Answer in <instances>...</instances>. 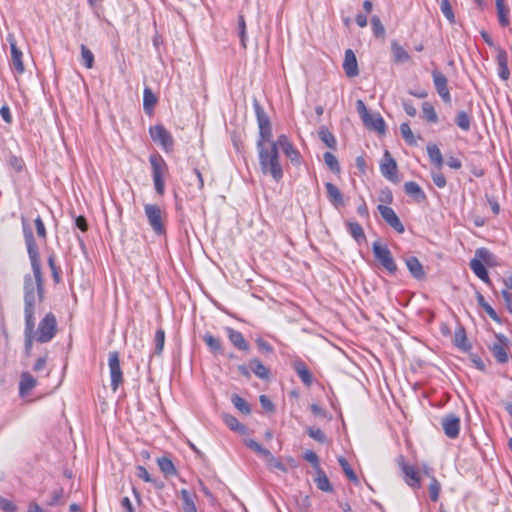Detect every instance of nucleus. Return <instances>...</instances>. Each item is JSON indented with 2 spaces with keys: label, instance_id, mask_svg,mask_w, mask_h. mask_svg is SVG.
<instances>
[{
  "label": "nucleus",
  "instance_id": "e433bc0d",
  "mask_svg": "<svg viewBox=\"0 0 512 512\" xmlns=\"http://www.w3.org/2000/svg\"><path fill=\"white\" fill-rule=\"evenodd\" d=\"M157 464L161 472L166 476H172L177 473L172 460L168 457H160L157 459Z\"/></svg>",
  "mask_w": 512,
  "mask_h": 512
},
{
  "label": "nucleus",
  "instance_id": "72a5a7b5",
  "mask_svg": "<svg viewBox=\"0 0 512 512\" xmlns=\"http://www.w3.org/2000/svg\"><path fill=\"white\" fill-rule=\"evenodd\" d=\"M250 368L252 369V371L254 372V374L260 378V379H268L269 378V375H270V371L269 369L264 366L261 361L257 358H254L252 360H250Z\"/></svg>",
  "mask_w": 512,
  "mask_h": 512
},
{
  "label": "nucleus",
  "instance_id": "c756f323",
  "mask_svg": "<svg viewBox=\"0 0 512 512\" xmlns=\"http://www.w3.org/2000/svg\"><path fill=\"white\" fill-rule=\"evenodd\" d=\"M427 154L430 161L438 168L441 169L443 166V157L440 149L436 144L429 143L426 147Z\"/></svg>",
  "mask_w": 512,
  "mask_h": 512
},
{
  "label": "nucleus",
  "instance_id": "b1692460",
  "mask_svg": "<svg viewBox=\"0 0 512 512\" xmlns=\"http://www.w3.org/2000/svg\"><path fill=\"white\" fill-rule=\"evenodd\" d=\"M327 198L335 207L342 206L344 204L343 195L336 185L331 182L325 184Z\"/></svg>",
  "mask_w": 512,
  "mask_h": 512
},
{
  "label": "nucleus",
  "instance_id": "20e7f679",
  "mask_svg": "<svg viewBox=\"0 0 512 512\" xmlns=\"http://www.w3.org/2000/svg\"><path fill=\"white\" fill-rule=\"evenodd\" d=\"M356 109L359 113L363 124L370 130L376 131L379 134H384L386 125L384 119L379 113H369L365 103L362 100L356 101Z\"/></svg>",
  "mask_w": 512,
  "mask_h": 512
},
{
  "label": "nucleus",
  "instance_id": "6ab92c4d",
  "mask_svg": "<svg viewBox=\"0 0 512 512\" xmlns=\"http://www.w3.org/2000/svg\"><path fill=\"white\" fill-rule=\"evenodd\" d=\"M292 367L305 386L309 387L312 385L313 376L307 365L302 360H295Z\"/></svg>",
  "mask_w": 512,
  "mask_h": 512
},
{
  "label": "nucleus",
  "instance_id": "39448f33",
  "mask_svg": "<svg viewBox=\"0 0 512 512\" xmlns=\"http://www.w3.org/2000/svg\"><path fill=\"white\" fill-rule=\"evenodd\" d=\"M372 251L375 259L390 274H394L397 271V265L387 245H383L380 242L376 241L372 244Z\"/></svg>",
  "mask_w": 512,
  "mask_h": 512
},
{
  "label": "nucleus",
  "instance_id": "09e8293b",
  "mask_svg": "<svg viewBox=\"0 0 512 512\" xmlns=\"http://www.w3.org/2000/svg\"><path fill=\"white\" fill-rule=\"evenodd\" d=\"M81 57L85 67L91 69L94 65V55L92 51L84 44L81 45Z\"/></svg>",
  "mask_w": 512,
  "mask_h": 512
},
{
  "label": "nucleus",
  "instance_id": "4be33fe9",
  "mask_svg": "<svg viewBox=\"0 0 512 512\" xmlns=\"http://www.w3.org/2000/svg\"><path fill=\"white\" fill-rule=\"evenodd\" d=\"M406 266L410 272V274L417 280H422L425 278L424 267L417 257L411 256L405 260Z\"/></svg>",
  "mask_w": 512,
  "mask_h": 512
},
{
  "label": "nucleus",
  "instance_id": "bb28decb",
  "mask_svg": "<svg viewBox=\"0 0 512 512\" xmlns=\"http://www.w3.org/2000/svg\"><path fill=\"white\" fill-rule=\"evenodd\" d=\"M346 227L349 234L358 244H361L366 241L364 230L359 223H357L356 221L348 220L346 222Z\"/></svg>",
  "mask_w": 512,
  "mask_h": 512
},
{
  "label": "nucleus",
  "instance_id": "37998d69",
  "mask_svg": "<svg viewBox=\"0 0 512 512\" xmlns=\"http://www.w3.org/2000/svg\"><path fill=\"white\" fill-rule=\"evenodd\" d=\"M272 138V126L271 124L259 129V137L256 142V147L259 148V144L266 145L267 143L271 145L273 142Z\"/></svg>",
  "mask_w": 512,
  "mask_h": 512
},
{
  "label": "nucleus",
  "instance_id": "3c124183",
  "mask_svg": "<svg viewBox=\"0 0 512 512\" xmlns=\"http://www.w3.org/2000/svg\"><path fill=\"white\" fill-rule=\"evenodd\" d=\"M323 159L325 164L329 167V169L334 172L338 173L340 171V165L337 160V158L331 153V152H325L323 155Z\"/></svg>",
  "mask_w": 512,
  "mask_h": 512
},
{
  "label": "nucleus",
  "instance_id": "13d9d810",
  "mask_svg": "<svg viewBox=\"0 0 512 512\" xmlns=\"http://www.w3.org/2000/svg\"><path fill=\"white\" fill-rule=\"evenodd\" d=\"M371 26L375 36L380 37L385 34V28L378 16H373L371 18Z\"/></svg>",
  "mask_w": 512,
  "mask_h": 512
},
{
  "label": "nucleus",
  "instance_id": "9b49d317",
  "mask_svg": "<svg viewBox=\"0 0 512 512\" xmlns=\"http://www.w3.org/2000/svg\"><path fill=\"white\" fill-rule=\"evenodd\" d=\"M108 366L111 378V388L115 392L123 382V373L120 367L119 353L117 351L109 353Z\"/></svg>",
  "mask_w": 512,
  "mask_h": 512
},
{
  "label": "nucleus",
  "instance_id": "393cba45",
  "mask_svg": "<svg viewBox=\"0 0 512 512\" xmlns=\"http://www.w3.org/2000/svg\"><path fill=\"white\" fill-rule=\"evenodd\" d=\"M470 269L474 272V274L481 279L486 284L490 285L491 280L489 278L488 272L483 263H481L480 259H471L469 263Z\"/></svg>",
  "mask_w": 512,
  "mask_h": 512
},
{
  "label": "nucleus",
  "instance_id": "ea45409f",
  "mask_svg": "<svg viewBox=\"0 0 512 512\" xmlns=\"http://www.w3.org/2000/svg\"><path fill=\"white\" fill-rule=\"evenodd\" d=\"M224 423L233 431L238 432L240 434H244L246 432V427L241 424L236 417L230 414L223 415Z\"/></svg>",
  "mask_w": 512,
  "mask_h": 512
},
{
  "label": "nucleus",
  "instance_id": "8fccbe9b",
  "mask_svg": "<svg viewBox=\"0 0 512 512\" xmlns=\"http://www.w3.org/2000/svg\"><path fill=\"white\" fill-rule=\"evenodd\" d=\"M338 462H339L343 472L347 476V478L353 482H358L357 475L355 474V472L349 465L348 461L344 457L341 456L338 458Z\"/></svg>",
  "mask_w": 512,
  "mask_h": 512
},
{
  "label": "nucleus",
  "instance_id": "f3484780",
  "mask_svg": "<svg viewBox=\"0 0 512 512\" xmlns=\"http://www.w3.org/2000/svg\"><path fill=\"white\" fill-rule=\"evenodd\" d=\"M7 41L10 45L12 65L18 74H22L25 71L22 61V51L17 47V42L13 34L7 35Z\"/></svg>",
  "mask_w": 512,
  "mask_h": 512
},
{
  "label": "nucleus",
  "instance_id": "de8ad7c7",
  "mask_svg": "<svg viewBox=\"0 0 512 512\" xmlns=\"http://www.w3.org/2000/svg\"><path fill=\"white\" fill-rule=\"evenodd\" d=\"M440 10L451 24L455 23V15L449 0H440Z\"/></svg>",
  "mask_w": 512,
  "mask_h": 512
},
{
  "label": "nucleus",
  "instance_id": "6e6552de",
  "mask_svg": "<svg viewBox=\"0 0 512 512\" xmlns=\"http://www.w3.org/2000/svg\"><path fill=\"white\" fill-rule=\"evenodd\" d=\"M277 149H281L285 156L291 161L294 166H300L302 163V157L300 152L294 147L290 139L285 135L281 134L277 140L273 142Z\"/></svg>",
  "mask_w": 512,
  "mask_h": 512
},
{
  "label": "nucleus",
  "instance_id": "864d4df0",
  "mask_svg": "<svg viewBox=\"0 0 512 512\" xmlns=\"http://www.w3.org/2000/svg\"><path fill=\"white\" fill-rule=\"evenodd\" d=\"M400 132L407 144H409V145L416 144L415 137H414L412 130L408 123H402L400 125Z\"/></svg>",
  "mask_w": 512,
  "mask_h": 512
},
{
  "label": "nucleus",
  "instance_id": "6e6d98bb",
  "mask_svg": "<svg viewBox=\"0 0 512 512\" xmlns=\"http://www.w3.org/2000/svg\"><path fill=\"white\" fill-rule=\"evenodd\" d=\"M245 444L251 450H253L254 452H256V453H258L260 455H262L264 458L270 452L269 450L264 448L261 444H259L257 441H255L254 439H247V440H245Z\"/></svg>",
  "mask_w": 512,
  "mask_h": 512
},
{
  "label": "nucleus",
  "instance_id": "412c9836",
  "mask_svg": "<svg viewBox=\"0 0 512 512\" xmlns=\"http://www.w3.org/2000/svg\"><path fill=\"white\" fill-rule=\"evenodd\" d=\"M37 385V380L29 373L22 372L19 382V395L24 397Z\"/></svg>",
  "mask_w": 512,
  "mask_h": 512
},
{
  "label": "nucleus",
  "instance_id": "2f4dec72",
  "mask_svg": "<svg viewBox=\"0 0 512 512\" xmlns=\"http://www.w3.org/2000/svg\"><path fill=\"white\" fill-rule=\"evenodd\" d=\"M391 50L393 54V59L396 63H405L410 60L409 53L396 41L392 42Z\"/></svg>",
  "mask_w": 512,
  "mask_h": 512
},
{
  "label": "nucleus",
  "instance_id": "cd10ccee",
  "mask_svg": "<svg viewBox=\"0 0 512 512\" xmlns=\"http://www.w3.org/2000/svg\"><path fill=\"white\" fill-rule=\"evenodd\" d=\"M475 259H480L481 263L489 267L497 265V259L495 255L487 248L481 247L475 251Z\"/></svg>",
  "mask_w": 512,
  "mask_h": 512
},
{
  "label": "nucleus",
  "instance_id": "49530a36",
  "mask_svg": "<svg viewBox=\"0 0 512 512\" xmlns=\"http://www.w3.org/2000/svg\"><path fill=\"white\" fill-rule=\"evenodd\" d=\"M266 464L270 470H280L282 472H287L286 466L276 457H274L271 452L265 457Z\"/></svg>",
  "mask_w": 512,
  "mask_h": 512
},
{
  "label": "nucleus",
  "instance_id": "680f3d73",
  "mask_svg": "<svg viewBox=\"0 0 512 512\" xmlns=\"http://www.w3.org/2000/svg\"><path fill=\"white\" fill-rule=\"evenodd\" d=\"M303 458L306 461H308L313 466V468L316 469V471H318V469H321L320 465H319V458H318L317 454L314 451L307 450L304 453Z\"/></svg>",
  "mask_w": 512,
  "mask_h": 512
},
{
  "label": "nucleus",
  "instance_id": "4c0bfd02",
  "mask_svg": "<svg viewBox=\"0 0 512 512\" xmlns=\"http://www.w3.org/2000/svg\"><path fill=\"white\" fill-rule=\"evenodd\" d=\"M157 98L152 90L146 87L143 91V109L147 114H151L154 106L156 105Z\"/></svg>",
  "mask_w": 512,
  "mask_h": 512
},
{
  "label": "nucleus",
  "instance_id": "f8f14e48",
  "mask_svg": "<svg viewBox=\"0 0 512 512\" xmlns=\"http://www.w3.org/2000/svg\"><path fill=\"white\" fill-rule=\"evenodd\" d=\"M398 465L401 468L402 473L404 474V480L406 484L412 488H420L421 482L420 477L414 466L409 465L405 462V458L403 456H399L397 458Z\"/></svg>",
  "mask_w": 512,
  "mask_h": 512
},
{
  "label": "nucleus",
  "instance_id": "338daca9",
  "mask_svg": "<svg viewBox=\"0 0 512 512\" xmlns=\"http://www.w3.org/2000/svg\"><path fill=\"white\" fill-rule=\"evenodd\" d=\"M432 180L438 188H444L447 184L445 176L441 172H432Z\"/></svg>",
  "mask_w": 512,
  "mask_h": 512
},
{
  "label": "nucleus",
  "instance_id": "473e14b6",
  "mask_svg": "<svg viewBox=\"0 0 512 512\" xmlns=\"http://www.w3.org/2000/svg\"><path fill=\"white\" fill-rule=\"evenodd\" d=\"M253 108L255 111L259 129L271 124L268 115L265 113L263 107L256 99H254V101H253Z\"/></svg>",
  "mask_w": 512,
  "mask_h": 512
},
{
  "label": "nucleus",
  "instance_id": "a211bd4d",
  "mask_svg": "<svg viewBox=\"0 0 512 512\" xmlns=\"http://www.w3.org/2000/svg\"><path fill=\"white\" fill-rule=\"evenodd\" d=\"M225 331H226L227 337L229 338L230 342L233 344V346L235 348H237L238 350H241V351L249 350V345L241 332H239L231 327H226Z\"/></svg>",
  "mask_w": 512,
  "mask_h": 512
},
{
  "label": "nucleus",
  "instance_id": "58836bf2",
  "mask_svg": "<svg viewBox=\"0 0 512 512\" xmlns=\"http://www.w3.org/2000/svg\"><path fill=\"white\" fill-rule=\"evenodd\" d=\"M316 486L319 490L324 492H332L333 487L330 484V481L322 469H318L317 477L315 478Z\"/></svg>",
  "mask_w": 512,
  "mask_h": 512
},
{
  "label": "nucleus",
  "instance_id": "79ce46f5",
  "mask_svg": "<svg viewBox=\"0 0 512 512\" xmlns=\"http://www.w3.org/2000/svg\"><path fill=\"white\" fill-rule=\"evenodd\" d=\"M318 135H319L320 139L327 145V147H329L331 149L336 148V144H337L336 138L328 130L327 127H325V126L320 127Z\"/></svg>",
  "mask_w": 512,
  "mask_h": 512
},
{
  "label": "nucleus",
  "instance_id": "5fc2aeb1",
  "mask_svg": "<svg viewBox=\"0 0 512 512\" xmlns=\"http://www.w3.org/2000/svg\"><path fill=\"white\" fill-rule=\"evenodd\" d=\"M440 490H441L440 483L438 482V480L434 476H432L431 477V483L429 485V495H430V499L433 502H437L438 501Z\"/></svg>",
  "mask_w": 512,
  "mask_h": 512
},
{
  "label": "nucleus",
  "instance_id": "ddd939ff",
  "mask_svg": "<svg viewBox=\"0 0 512 512\" xmlns=\"http://www.w3.org/2000/svg\"><path fill=\"white\" fill-rule=\"evenodd\" d=\"M381 174L391 182L397 183L399 181L397 174V163L391 156L389 151H385L382 162L380 164Z\"/></svg>",
  "mask_w": 512,
  "mask_h": 512
},
{
  "label": "nucleus",
  "instance_id": "052dcab7",
  "mask_svg": "<svg viewBox=\"0 0 512 512\" xmlns=\"http://www.w3.org/2000/svg\"><path fill=\"white\" fill-rule=\"evenodd\" d=\"M165 342V332L162 329H158L155 333V350L157 354H160L163 350Z\"/></svg>",
  "mask_w": 512,
  "mask_h": 512
},
{
  "label": "nucleus",
  "instance_id": "774afa93",
  "mask_svg": "<svg viewBox=\"0 0 512 512\" xmlns=\"http://www.w3.org/2000/svg\"><path fill=\"white\" fill-rule=\"evenodd\" d=\"M496 51H497V55H496L497 65H507L508 64L507 52L500 46L496 47Z\"/></svg>",
  "mask_w": 512,
  "mask_h": 512
},
{
  "label": "nucleus",
  "instance_id": "aec40b11",
  "mask_svg": "<svg viewBox=\"0 0 512 512\" xmlns=\"http://www.w3.org/2000/svg\"><path fill=\"white\" fill-rule=\"evenodd\" d=\"M343 68L348 77H355L359 74L357 59L354 52L351 49H347L345 51Z\"/></svg>",
  "mask_w": 512,
  "mask_h": 512
},
{
  "label": "nucleus",
  "instance_id": "dca6fc26",
  "mask_svg": "<svg viewBox=\"0 0 512 512\" xmlns=\"http://www.w3.org/2000/svg\"><path fill=\"white\" fill-rule=\"evenodd\" d=\"M432 78H433V83H434L435 89H436L437 93L439 94V96L442 98V100L445 103H450L451 95H450V91L448 89L446 76L442 72H440L438 70H434L432 72Z\"/></svg>",
  "mask_w": 512,
  "mask_h": 512
},
{
  "label": "nucleus",
  "instance_id": "423d86ee",
  "mask_svg": "<svg viewBox=\"0 0 512 512\" xmlns=\"http://www.w3.org/2000/svg\"><path fill=\"white\" fill-rule=\"evenodd\" d=\"M57 322L54 314L48 313L40 321L38 325V331L36 340L40 343L49 342L56 334Z\"/></svg>",
  "mask_w": 512,
  "mask_h": 512
},
{
  "label": "nucleus",
  "instance_id": "c9c22d12",
  "mask_svg": "<svg viewBox=\"0 0 512 512\" xmlns=\"http://www.w3.org/2000/svg\"><path fill=\"white\" fill-rule=\"evenodd\" d=\"M471 115L466 111H458L455 117V124L463 131L467 132L471 129Z\"/></svg>",
  "mask_w": 512,
  "mask_h": 512
},
{
  "label": "nucleus",
  "instance_id": "c85d7f7f",
  "mask_svg": "<svg viewBox=\"0 0 512 512\" xmlns=\"http://www.w3.org/2000/svg\"><path fill=\"white\" fill-rule=\"evenodd\" d=\"M499 25L507 27L510 24L509 8L505 4V0H495Z\"/></svg>",
  "mask_w": 512,
  "mask_h": 512
},
{
  "label": "nucleus",
  "instance_id": "a18cd8bd",
  "mask_svg": "<svg viewBox=\"0 0 512 512\" xmlns=\"http://www.w3.org/2000/svg\"><path fill=\"white\" fill-rule=\"evenodd\" d=\"M231 402L241 413L248 415L251 413L250 405L238 394H233L231 396Z\"/></svg>",
  "mask_w": 512,
  "mask_h": 512
},
{
  "label": "nucleus",
  "instance_id": "7ed1b4c3",
  "mask_svg": "<svg viewBox=\"0 0 512 512\" xmlns=\"http://www.w3.org/2000/svg\"><path fill=\"white\" fill-rule=\"evenodd\" d=\"M149 162L155 190L162 196L165 192L164 176L168 172V166L162 156L156 153L149 156Z\"/></svg>",
  "mask_w": 512,
  "mask_h": 512
},
{
  "label": "nucleus",
  "instance_id": "f704fd0d",
  "mask_svg": "<svg viewBox=\"0 0 512 512\" xmlns=\"http://www.w3.org/2000/svg\"><path fill=\"white\" fill-rule=\"evenodd\" d=\"M182 508L184 512H197L193 495L186 489L180 491Z\"/></svg>",
  "mask_w": 512,
  "mask_h": 512
},
{
  "label": "nucleus",
  "instance_id": "2eb2a0df",
  "mask_svg": "<svg viewBox=\"0 0 512 512\" xmlns=\"http://www.w3.org/2000/svg\"><path fill=\"white\" fill-rule=\"evenodd\" d=\"M441 425L445 435L450 439H455L460 432V418L453 414H446L441 421Z\"/></svg>",
  "mask_w": 512,
  "mask_h": 512
},
{
  "label": "nucleus",
  "instance_id": "c03bdc74",
  "mask_svg": "<svg viewBox=\"0 0 512 512\" xmlns=\"http://www.w3.org/2000/svg\"><path fill=\"white\" fill-rule=\"evenodd\" d=\"M203 341L209 347L211 352H213V353H221L222 352L221 341L218 338L214 337L212 334H210V333L204 334Z\"/></svg>",
  "mask_w": 512,
  "mask_h": 512
},
{
  "label": "nucleus",
  "instance_id": "4d7b16f0",
  "mask_svg": "<svg viewBox=\"0 0 512 512\" xmlns=\"http://www.w3.org/2000/svg\"><path fill=\"white\" fill-rule=\"evenodd\" d=\"M48 265L51 269L54 282L59 283L61 280V275H60L61 271H60V268L56 266L55 257L53 254H51L48 257Z\"/></svg>",
  "mask_w": 512,
  "mask_h": 512
},
{
  "label": "nucleus",
  "instance_id": "f257e3e1",
  "mask_svg": "<svg viewBox=\"0 0 512 512\" xmlns=\"http://www.w3.org/2000/svg\"><path fill=\"white\" fill-rule=\"evenodd\" d=\"M22 230L31 263L33 275L26 274L23 279L24 314L34 317L36 298L42 301L44 298V277L41 269L40 255L32 229L28 221L22 217Z\"/></svg>",
  "mask_w": 512,
  "mask_h": 512
},
{
  "label": "nucleus",
  "instance_id": "7c9ffc66",
  "mask_svg": "<svg viewBox=\"0 0 512 512\" xmlns=\"http://www.w3.org/2000/svg\"><path fill=\"white\" fill-rule=\"evenodd\" d=\"M454 344L462 351H468L471 348V345L467 340L465 329L462 326H459L455 330Z\"/></svg>",
  "mask_w": 512,
  "mask_h": 512
},
{
  "label": "nucleus",
  "instance_id": "0eeeda50",
  "mask_svg": "<svg viewBox=\"0 0 512 512\" xmlns=\"http://www.w3.org/2000/svg\"><path fill=\"white\" fill-rule=\"evenodd\" d=\"M145 215L148 223L152 230L157 235H163L166 232L165 225L163 223V212L161 208L156 204L144 205Z\"/></svg>",
  "mask_w": 512,
  "mask_h": 512
},
{
  "label": "nucleus",
  "instance_id": "a878e982",
  "mask_svg": "<svg viewBox=\"0 0 512 512\" xmlns=\"http://www.w3.org/2000/svg\"><path fill=\"white\" fill-rule=\"evenodd\" d=\"M35 327V318L25 316V352L30 354L33 344V332Z\"/></svg>",
  "mask_w": 512,
  "mask_h": 512
},
{
  "label": "nucleus",
  "instance_id": "4468645a",
  "mask_svg": "<svg viewBox=\"0 0 512 512\" xmlns=\"http://www.w3.org/2000/svg\"><path fill=\"white\" fill-rule=\"evenodd\" d=\"M377 210L384 221L398 233H404L405 228L395 211L386 205H378Z\"/></svg>",
  "mask_w": 512,
  "mask_h": 512
},
{
  "label": "nucleus",
  "instance_id": "69168bd1",
  "mask_svg": "<svg viewBox=\"0 0 512 512\" xmlns=\"http://www.w3.org/2000/svg\"><path fill=\"white\" fill-rule=\"evenodd\" d=\"M0 509H2L5 512H16L17 506L12 501L3 498L0 495Z\"/></svg>",
  "mask_w": 512,
  "mask_h": 512
},
{
  "label": "nucleus",
  "instance_id": "e2e57ef3",
  "mask_svg": "<svg viewBox=\"0 0 512 512\" xmlns=\"http://www.w3.org/2000/svg\"><path fill=\"white\" fill-rule=\"evenodd\" d=\"M64 490L63 488H58L51 493V499L47 502L48 506H56L61 504V500L63 498Z\"/></svg>",
  "mask_w": 512,
  "mask_h": 512
},
{
  "label": "nucleus",
  "instance_id": "0e129e2a",
  "mask_svg": "<svg viewBox=\"0 0 512 512\" xmlns=\"http://www.w3.org/2000/svg\"><path fill=\"white\" fill-rule=\"evenodd\" d=\"M34 223H35L36 232H37L38 237L43 240H46L47 232H46V228H45L42 218L40 216H37L36 219L34 220Z\"/></svg>",
  "mask_w": 512,
  "mask_h": 512
},
{
  "label": "nucleus",
  "instance_id": "9d476101",
  "mask_svg": "<svg viewBox=\"0 0 512 512\" xmlns=\"http://www.w3.org/2000/svg\"><path fill=\"white\" fill-rule=\"evenodd\" d=\"M152 140L158 143L165 152H171L174 148V140L171 133L163 125H155L149 129Z\"/></svg>",
  "mask_w": 512,
  "mask_h": 512
},
{
  "label": "nucleus",
  "instance_id": "a19ab883",
  "mask_svg": "<svg viewBox=\"0 0 512 512\" xmlns=\"http://www.w3.org/2000/svg\"><path fill=\"white\" fill-rule=\"evenodd\" d=\"M423 118L429 123H437L438 115L434 109V106L430 102H424L422 104Z\"/></svg>",
  "mask_w": 512,
  "mask_h": 512
},
{
  "label": "nucleus",
  "instance_id": "bf43d9fd",
  "mask_svg": "<svg viewBox=\"0 0 512 512\" xmlns=\"http://www.w3.org/2000/svg\"><path fill=\"white\" fill-rule=\"evenodd\" d=\"M238 33L243 48H246V23L243 15L238 17Z\"/></svg>",
  "mask_w": 512,
  "mask_h": 512
},
{
  "label": "nucleus",
  "instance_id": "f03ea898",
  "mask_svg": "<svg viewBox=\"0 0 512 512\" xmlns=\"http://www.w3.org/2000/svg\"><path fill=\"white\" fill-rule=\"evenodd\" d=\"M258 158L260 169L263 174L270 175L274 181L280 182L283 178V168L280 163L279 151L277 147L271 143V145L259 144Z\"/></svg>",
  "mask_w": 512,
  "mask_h": 512
},
{
  "label": "nucleus",
  "instance_id": "5701e85b",
  "mask_svg": "<svg viewBox=\"0 0 512 512\" xmlns=\"http://www.w3.org/2000/svg\"><path fill=\"white\" fill-rule=\"evenodd\" d=\"M404 191L417 202H423L426 200L425 192L420 185L414 181L406 182L404 184Z\"/></svg>",
  "mask_w": 512,
  "mask_h": 512
},
{
  "label": "nucleus",
  "instance_id": "603ef678",
  "mask_svg": "<svg viewBox=\"0 0 512 512\" xmlns=\"http://www.w3.org/2000/svg\"><path fill=\"white\" fill-rule=\"evenodd\" d=\"M306 432L309 435V437H311L312 439H314L315 441H317L319 443L323 444L327 441V437H326L325 433L320 428L308 427L306 429Z\"/></svg>",
  "mask_w": 512,
  "mask_h": 512
},
{
  "label": "nucleus",
  "instance_id": "1a4fd4ad",
  "mask_svg": "<svg viewBox=\"0 0 512 512\" xmlns=\"http://www.w3.org/2000/svg\"><path fill=\"white\" fill-rule=\"evenodd\" d=\"M496 338V342H494L490 347V351L495 358V360L499 364H505L509 360L508 349H509V340L502 333H494Z\"/></svg>",
  "mask_w": 512,
  "mask_h": 512
}]
</instances>
